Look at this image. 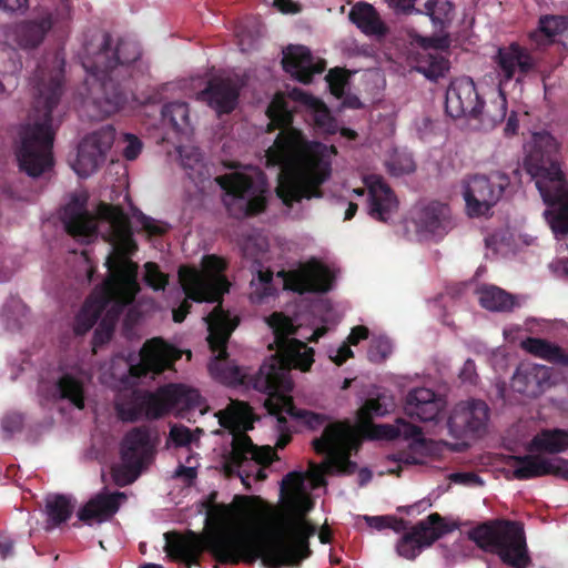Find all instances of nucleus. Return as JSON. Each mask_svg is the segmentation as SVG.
I'll return each mask as SVG.
<instances>
[{
  "label": "nucleus",
  "instance_id": "nucleus-54",
  "mask_svg": "<svg viewBox=\"0 0 568 568\" xmlns=\"http://www.w3.org/2000/svg\"><path fill=\"white\" fill-rule=\"evenodd\" d=\"M124 140L126 145L123 149V156L128 161H134L140 155L143 144L138 136L131 133H126Z\"/></svg>",
  "mask_w": 568,
  "mask_h": 568
},
{
  "label": "nucleus",
  "instance_id": "nucleus-63",
  "mask_svg": "<svg viewBox=\"0 0 568 568\" xmlns=\"http://www.w3.org/2000/svg\"><path fill=\"white\" fill-rule=\"evenodd\" d=\"M369 336V329L364 325H357L352 328L347 342L351 345L356 346L359 342L367 339Z\"/></svg>",
  "mask_w": 568,
  "mask_h": 568
},
{
  "label": "nucleus",
  "instance_id": "nucleus-48",
  "mask_svg": "<svg viewBox=\"0 0 568 568\" xmlns=\"http://www.w3.org/2000/svg\"><path fill=\"white\" fill-rule=\"evenodd\" d=\"M385 395H378L375 398H368L358 410V417L363 422H369L374 416H385L390 408L386 402Z\"/></svg>",
  "mask_w": 568,
  "mask_h": 568
},
{
  "label": "nucleus",
  "instance_id": "nucleus-27",
  "mask_svg": "<svg viewBox=\"0 0 568 568\" xmlns=\"http://www.w3.org/2000/svg\"><path fill=\"white\" fill-rule=\"evenodd\" d=\"M496 58L500 75L505 81L514 79L517 73L519 77H525L537 68V61L528 49L516 42L498 49Z\"/></svg>",
  "mask_w": 568,
  "mask_h": 568
},
{
  "label": "nucleus",
  "instance_id": "nucleus-24",
  "mask_svg": "<svg viewBox=\"0 0 568 568\" xmlns=\"http://www.w3.org/2000/svg\"><path fill=\"white\" fill-rule=\"evenodd\" d=\"M552 384L550 367L529 362L520 363L511 378L513 389L530 398L540 396Z\"/></svg>",
  "mask_w": 568,
  "mask_h": 568
},
{
  "label": "nucleus",
  "instance_id": "nucleus-32",
  "mask_svg": "<svg viewBox=\"0 0 568 568\" xmlns=\"http://www.w3.org/2000/svg\"><path fill=\"white\" fill-rule=\"evenodd\" d=\"M124 493L98 494L91 498L78 511L80 521L90 524L92 520L98 523L110 519L120 508V499L124 498Z\"/></svg>",
  "mask_w": 568,
  "mask_h": 568
},
{
  "label": "nucleus",
  "instance_id": "nucleus-31",
  "mask_svg": "<svg viewBox=\"0 0 568 568\" xmlns=\"http://www.w3.org/2000/svg\"><path fill=\"white\" fill-rule=\"evenodd\" d=\"M443 408V400L429 388L412 389L406 396L405 410L419 422H433Z\"/></svg>",
  "mask_w": 568,
  "mask_h": 568
},
{
  "label": "nucleus",
  "instance_id": "nucleus-14",
  "mask_svg": "<svg viewBox=\"0 0 568 568\" xmlns=\"http://www.w3.org/2000/svg\"><path fill=\"white\" fill-rule=\"evenodd\" d=\"M71 14L70 0H59L55 9L43 7L37 16L13 24L11 38L23 50L37 49L58 21L69 19Z\"/></svg>",
  "mask_w": 568,
  "mask_h": 568
},
{
  "label": "nucleus",
  "instance_id": "nucleus-6",
  "mask_svg": "<svg viewBox=\"0 0 568 568\" xmlns=\"http://www.w3.org/2000/svg\"><path fill=\"white\" fill-rule=\"evenodd\" d=\"M101 213L109 222L106 241L112 245V252L105 262L109 275L87 298L75 316L73 329L77 335H84L93 327L123 287L129 270L138 265L131 260L138 251V244L133 239L129 216L122 207L109 204L102 205Z\"/></svg>",
  "mask_w": 568,
  "mask_h": 568
},
{
  "label": "nucleus",
  "instance_id": "nucleus-11",
  "mask_svg": "<svg viewBox=\"0 0 568 568\" xmlns=\"http://www.w3.org/2000/svg\"><path fill=\"white\" fill-rule=\"evenodd\" d=\"M226 266L225 260L215 254L203 256L202 270L195 266H180L179 282L185 296L197 303L220 302L230 287L224 275Z\"/></svg>",
  "mask_w": 568,
  "mask_h": 568
},
{
  "label": "nucleus",
  "instance_id": "nucleus-21",
  "mask_svg": "<svg viewBox=\"0 0 568 568\" xmlns=\"http://www.w3.org/2000/svg\"><path fill=\"white\" fill-rule=\"evenodd\" d=\"M138 270L139 265L135 268L129 270L123 287L120 288L119 294H116L110 306L105 310L93 334L94 346H101L111 341L121 314L126 306L134 302L136 294L140 292Z\"/></svg>",
  "mask_w": 568,
  "mask_h": 568
},
{
  "label": "nucleus",
  "instance_id": "nucleus-64",
  "mask_svg": "<svg viewBox=\"0 0 568 568\" xmlns=\"http://www.w3.org/2000/svg\"><path fill=\"white\" fill-rule=\"evenodd\" d=\"M365 521L372 528L382 530L390 526L393 516H365Z\"/></svg>",
  "mask_w": 568,
  "mask_h": 568
},
{
  "label": "nucleus",
  "instance_id": "nucleus-17",
  "mask_svg": "<svg viewBox=\"0 0 568 568\" xmlns=\"http://www.w3.org/2000/svg\"><path fill=\"white\" fill-rule=\"evenodd\" d=\"M456 528L449 525L438 513H432L425 519L416 523L409 531H406L396 544V552L399 557L408 560L415 559L420 551L430 547Z\"/></svg>",
  "mask_w": 568,
  "mask_h": 568
},
{
  "label": "nucleus",
  "instance_id": "nucleus-23",
  "mask_svg": "<svg viewBox=\"0 0 568 568\" xmlns=\"http://www.w3.org/2000/svg\"><path fill=\"white\" fill-rule=\"evenodd\" d=\"M445 110L453 119L479 118L483 112V100L471 78L463 77L450 82L446 91Z\"/></svg>",
  "mask_w": 568,
  "mask_h": 568
},
{
  "label": "nucleus",
  "instance_id": "nucleus-5",
  "mask_svg": "<svg viewBox=\"0 0 568 568\" xmlns=\"http://www.w3.org/2000/svg\"><path fill=\"white\" fill-rule=\"evenodd\" d=\"M33 89L32 110L28 122L19 132L16 156L19 169L31 178H38L54 165L52 112L62 95L63 70H47L39 64L31 79Z\"/></svg>",
  "mask_w": 568,
  "mask_h": 568
},
{
  "label": "nucleus",
  "instance_id": "nucleus-4",
  "mask_svg": "<svg viewBox=\"0 0 568 568\" xmlns=\"http://www.w3.org/2000/svg\"><path fill=\"white\" fill-rule=\"evenodd\" d=\"M84 45L82 65L100 82L101 94L93 98L100 116H110L122 110L133 98L132 79L143 74L140 44L131 39L113 40L102 32Z\"/></svg>",
  "mask_w": 568,
  "mask_h": 568
},
{
  "label": "nucleus",
  "instance_id": "nucleus-59",
  "mask_svg": "<svg viewBox=\"0 0 568 568\" xmlns=\"http://www.w3.org/2000/svg\"><path fill=\"white\" fill-rule=\"evenodd\" d=\"M459 378L469 384H476L478 379V375L476 372V364L473 359L468 358L459 373Z\"/></svg>",
  "mask_w": 568,
  "mask_h": 568
},
{
  "label": "nucleus",
  "instance_id": "nucleus-45",
  "mask_svg": "<svg viewBox=\"0 0 568 568\" xmlns=\"http://www.w3.org/2000/svg\"><path fill=\"white\" fill-rule=\"evenodd\" d=\"M507 115V100L503 93H499L496 99L491 100L488 104L483 101V112L477 120L483 125L494 128L501 123Z\"/></svg>",
  "mask_w": 568,
  "mask_h": 568
},
{
  "label": "nucleus",
  "instance_id": "nucleus-28",
  "mask_svg": "<svg viewBox=\"0 0 568 568\" xmlns=\"http://www.w3.org/2000/svg\"><path fill=\"white\" fill-rule=\"evenodd\" d=\"M368 189V213L381 222H387L398 209V201L393 190L382 176L369 175L365 179Z\"/></svg>",
  "mask_w": 568,
  "mask_h": 568
},
{
  "label": "nucleus",
  "instance_id": "nucleus-16",
  "mask_svg": "<svg viewBox=\"0 0 568 568\" xmlns=\"http://www.w3.org/2000/svg\"><path fill=\"white\" fill-rule=\"evenodd\" d=\"M318 455H326L324 467L327 473L351 475L357 464L349 458L348 430L339 423L327 425L321 437L312 442Z\"/></svg>",
  "mask_w": 568,
  "mask_h": 568
},
{
  "label": "nucleus",
  "instance_id": "nucleus-44",
  "mask_svg": "<svg viewBox=\"0 0 568 568\" xmlns=\"http://www.w3.org/2000/svg\"><path fill=\"white\" fill-rule=\"evenodd\" d=\"M275 294L276 288L273 284V272L271 270H258L250 282L251 302L261 304Z\"/></svg>",
  "mask_w": 568,
  "mask_h": 568
},
{
  "label": "nucleus",
  "instance_id": "nucleus-47",
  "mask_svg": "<svg viewBox=\"0 0 568 568\" xmlns=\"http://www.w3.org/2000/svg\"><path fill=\"white\" fill-rule=\"evenodd\" d=\"M162 118L169 121L173 129L179 130L189 124V104L183 101H174L163 105Z\"/></svg>",
  "mask_w": 568,
  "mask_h": 568
},
{
  "label": "nucleus",
  "instance_id": "nucleus-55",
  "mask_svg": "<svg viewBox=\"0 0 568 568\" xmlns=\"http://www.w3.org/2000/svg\"><path fill=\"white\" fill-rule=\"evenodd\" d=\"M140 224L143 230L148 232L149 235H163L168 232V225L164 223H160L154 219L143 214L140 212L138 217Z\"/></svg>",
  "mask_w": 568,
  "mask_h": 568
},
{
  "label": "nucleus",
  "instance_id": "nucleus-41",
  "mask_svg": "<svg viewBox=\"0 0 568 568\" xmlns=\"http://www.w3.org/2000/svg\"><path fill=\"white\" fill-rule=\"evenodd\" d=\"M520 346L524 351L549 362L558 364L568 363V355L562 348L546 339L527 337L521 342Z\"/></svg>",
  "mask_w": 568,
  "mask_h": 568
},
{
  "label": "nucleus",
  "instance_id": "nucleus-7",
  "mask_svg": "<svg viewBox=\"0 0 568 568\" xmlns=\"http://www.w3.org/2000/svg\"><path fill=\"white\" fill-rule=\"evenodd\" d=\"M559 144L548 132L534 134V146L525 168L535 181L544 203L545 220L557 240L568 235V182L559 164Z\"/></svg>",
  "mask_w": 568,
  "mask_h": 568
},
{
  "label": "nucleus",
  "instance_id": "nucleus-34",
  "mask_svg": "<svg viewBox=\"0 0 568 568\" xmlns=\"http://www.w3.org/2000/svg\"><path fill=\"white\" fill-rule=\"evenodd\" d=\"M568 30V17L559 14H542L538 26L528 33V38L538 49L556 42V38Z\"/></svg>",
  "mask_w": 568,
  "mask_h": 568
},
{
  "label": "nucleus",
  "instance_id": "nucleus-22",
  "mask_svg": "<svg viewBox=\"0 0 568 568\" xmlns=\"http://www.w3.org/2000/svg\"><path fill=\"white\" fill-rule=\"evenodd\" d=\"M181 358V353L174 346L160 337L146 341L140 352V363L130 365L132 377H146L150 373L159 375L171 368Z\"/></svg>",
  "mask_w": 568,
  "mask_h": 568
},
{
  "label": "nucleus",
  "instance_id": "nucleus-8",
  "mask_svg": "<svg viewBox=\"0 0 568 568\" xmlns=\"http://www.w3.org/2000/svg\"><path fill=\"white\" fill-rule=\"evenodd\" d=\"M468 537L484 551L497 555L508 567L528 568L532 565L524 525L520 521H486L471 529Z\"/></svg>",
  "mask_w": 568,
  "mask_h": 568
},
{
  "label": "nucleus",
  "instance_id": "nucleus-52",
  "mask_svg": "<svg viewBox=\"0 0 568 568\" xmlns=\"http://www.w3.org/2000/svg\"><path fill=\"white\" fill-rule=\"evenodd\" d=\"M329 90L336 98H342L347 84V77L343 69H331L326 75Z\"/></svg>",
  "mask_w": 568,
  "mask_h": 568
},
{
  "label": "nucleus",
  "instance_id": "nucleus-36",
  "mask_svg": "<svg viewBox=\"0 0 568 568\" xmlns=\"http://www.w3.org/2000/svg\"><path fill=\"white\" fill-rule=\"evenodd\" d=\"M71 499L61 494L48 495L44 499L45 529L51 530L67 523L73 513Z\"/></svg>",
  "mask_w": 568,
  "mask_h": 568
},
{
  "label": "nucleus",
  "instance_id": "nucleus-43",
  "mask_svg": "<svg viewBox=\"0 0 568 568\" xmlns=\"http://www.w3.org/2000/svg\"><path fill=\"white\" fill-rule=\"evenodd\" d=\"M59 397L72 403L77 408H84V384L72 374H63L55 384Z\"/></svg>",
  "mask_w": 568,
  "mask_h": 568
},
{
  "label": "nucleus",
  "instance_id": "nucleus-26",
  "mask_svg": "<svg viewBox=\"0 0 568 568\" xmlns=\"http://www.w3.org/2000/svg\"><path fill=\"white\" fill-rule=\"evenodd\" d=\"M87 204L85 195H74L63 209L62 222L68 234L73 237H91L97 234L95 217Z\"/></svg>",
  "mask_w": 568,
  "mask_h": 568
},
{
  "label": "nucleus",
  "instance_id": "nucleus-9",
  "mask_svg": "<svg viewBox=\"0 0 568 568\" xmlns=\"http://www.w3.org/2000/svg\"><path fill=\"white\" fill-rule=\"evenodd\" d=\"M201 394L183 384H168L155 392H145L133 400L116 405V413L123 422H136L145 416L158 419L172 410L183 412L200 408Z\"/></svg>",
  "mask_w": 568,
  "mask_h": 568
},
{
  "label": "nucleus",
  "instance_id": "nucleus-18",
  "mask_svg": "<svg viewBox=\"0 0 568 568\" xmlns=\"http://www.w3.org/2000/svg\"><path fill=\"white\" fill-rule=\"evenodd\" d=\"M115 140L112 125H104L88 134L79 144L71 166L80 178L93 174L105 162L106 154Z\"/></svg>",
  "mask_w": 568,
  "mask_h": 568
},
{
  "label": "nucleus",
  "instance_id": "nucleus-57",
  "mask_svg": "<svg viewBox=\"0 0 568 568\" xmlns=\"http://www.w3.org/2000/svg\"><path fill=\"white\" fill-rule=\"evenodd\" d=\"M30 0H0V10L7 13L23 14L29 9Z\"/></svg>",
  "mask_w": 568,
  "mask_h": 568
},
{
  "label": "nucleus",
  "instance_id": "nucleus-10",
  "mask_svg": "<svg viewBox=\"0 0 568 568\" xmlns=\"http://www.w3.org/2000/svg\"><path fill=\"white\" fill-rule=\"evenodd\" d=\"M215 181L225 192L223 204L232 217H252L266 210L268 190L262 173L232 172L217 176Z\"/></svg>",
  "mask_w": 568,
  "mask_h": 568
},
{
  "label": "nucleus",
  "instance_id": "nucleus-30",
  "mask_svg": "<svg viewBox=\"0 0 568 568\" xmlns=\"http://www.w3.org/2000/svg\"><path fill=\"white\" fill-rule=\"evenodd\" d=\"M207 324V342L213 352H217L219 359L227 355L226 344L239 321L231 317V314L223 310L221 303L205 317Z\"/></svg>",
  "mask_w": 568,
  "mask_h": 568
},
{
  "label": "nucleus",
  "instance_id": "nucleus-39",
  "mask_svg": "<svg viewBox=\"0 0 568 568\" xmlns=\"http://www.w3.org/2000/svg\"><path fill=\"white\" fill-rule=\"evenodd\" d=\"M530 449L558 454L568 449V432L564 429H544L530 443Z\"/></svg>",
  "mask_w": 568,
  "mask_h": 568
},
{
  "label": "nucleus",
  "instance_id": "nucleus-51",
  "mask_svg": "<svg viewBox=\"0 0 568 568\" xmlns=\"http://www.w3.org/2000/svg\"><path fill=\"white\" fill-rule=\"evenodd\" d=\"M144 267V281L146 285L152 287L154 291L164 290L169 283L168 275L161 272L158 264L154 262L145 263Z\"/></svg>",
  "mask_w": 568,
  "mask_h": 568
},
{
  "label": "nucleus",
  "instance_id": "nucleus-61",
  "mask_svg": "<svg viewBox=\"0 0 568 568\" xmlns=\"http://www.w3.org/2000/svg\"><path fill=\"white\" fill-rule=\"evenodd\" d=\"M354 357V353L348 342H344L335 352L334 355H329V358L337 366H342L348 358Z\"/></svg>",
  "mask_w": 568,
  "mask_h": 568
},
{
  "label": "nucleus",
  "instance_id": "nucleus-2",
  "mask_svg": "<svg viewBox=\"0 0 568 568\" xmlns=\"http://www.w3.org/2000/svg\"><path fill=\"white\" fill-rule=\"evenodd\" d=\"M266 323L273 331L277 353L265 361L255 374H248L244 367L226 361L212 365L211 371L224 384L243 385L267 394L264 406L268 414L276 416L281 430L287 423L283 413L302 420L311 429H317L325 424V415L297 408L287 395L293 388L290 371H308L314 363V351L304 342L291 337L296 328L292 320L283 313L271 314Z\"/></svg>",
  "mask_w": 568,
  "mask_h": 568
},
{
  "label": "nucleus",
  "instance_id": "nucleus-56",
  "mask_svg": "<svg viewBox=\"0 0 568 568\" xmlns=\"http://www.w3.org/2000/svg\"><path fill=\"white\" fill-rule=\"evenodd\" d=\"M23 418L20 414H8L3 417L1 422V427L6 436L9 438L14 433H18L22 429Z\"/></svg>",
  "mask_w": 568,
  "mask_h": 568
},
{
  "label": "nucleus",
  "instance_id": "nucleus-25",
  "mask_svg": "<svg viewBox=\"0 0 568 568\" xmlns=\"http://www.w3.org/2000/svg\"><path fill=\"white\" fill-rule=\"evenodd\" d=\"M240 87L230 78L214 77L209 80L199 99L206 102L219 115L230 114L237 105Z\"/></svg>",
  "mask_w": 568,
  "mask_h": 568
},
{
  "label": "nucleus",
  "instance_id": "nucleus-20",
  "mask_svg": "<svg viewBox=\"0 0 568 568\" xmlns=\"http://www.w3.org/2000/svg\"><path fill=\"white\" fill-rule=\"evenodd\" d=\"M489 407L480 399L458 403L448 418L450 434L457 439L480 437L487 428Z\"/></svg>",
  "mask_w": 568,
  "mask_h": 568
},
{
  "label": "nucleus",
  "instance_id": "nucleus-40",
  "mask_svg": "<svg viewBox=\"0 0 568 568\" xmlns=\"http://www.w3.org/2000/svg\"><path fill=\"white\" fill-rule=\"evenodd\" d=\"M478 293L480 305L488 311L510 312L516 304L514 295L495 285L483 286Z\"/></svg>",
  "mask_w": 568,
  "mask_h": 568
},
{
  "label": "nucleus",
  "instance_id": "nucleus-62",
  "mask_svg": "<svg viewBox=\"0 0 568 568\" xmlns=\"http://www.w3.org/2000/svg\"><path fill=\"white\" fill-rule=\"evenodd\" d=\"M450 480L455 484H462V485H477L481 484L480 477L471 471L466 473H454L450 475Z\"/></svg>",
  "mask_w": 568,
  "mask_h": 568
},
{
  "label": "nucleus",
  "instance_id": "nucleus-3",
  "mask_svg": "<svg viewBox=\"0 0 568 568\" xmlns=\"http://www.w3.org/2000/svg\"><path fill=\"white\" fill-rule=\"evenodd\" d=\"M267 131L281 130L265 153V165L281 169L276 194L292 207L302 200L321 199L322 185L332 173L328 148L305 139L292 126L293 111L283 94L277 93L267 106Z\"/></svg>",
  "mask_w": 568,
  "mask_h": 568
},
{
  "label": "nucleus",
  "instance_id": "nucleus-33",
  "mask_svg": "<svg viewBox=\"0 0 568 568\" xmlns=\"http://www.w3.org/2000/svg\"><path fill=\"white\" fill-rule=\"evenodd\" d=\"M292 98L303 104L307 110V116L313 122L316 130L323 133H335L337 125L326 104L300 89H294L291 93Z\"/></svg>",
  "mask_w": 568,
  "mask_h": 568
},
{
  "label": "nucleus",
  "instance_id": "nucleus-1",
  "mask_svg": "<svg viewBox=\"0 0 568 568\" xmlns=\"http://www.w3.org/2000/svg\"><path fill=\"white\" fill-rule=\"evenodd\" d=\"M217 491H211L201 503L206 524L214 527L203 540L196 532L168 531L164 551L168 558L185 568L200 566L205 548L221 565L254 564L261 559L267 568L300 567L312 555L310 538L316 526L304 518L290 520L268 538L261 534L258 496L236 495L231 504L216 503Z\"/></svg>",
  "mask_w": 568,
  "mask_h": 568
},
{
  "label": "nucleus",
  "instance_id": "nucleus-15",
  "mask_svg": "<svg viewBox=\"0 0 568 568\" xmlns=\"http://www.w3.org/2000/svg\"><path fill=\"white\" fill-rule=\"evenodd\" d=\"M510 180L496 172L489 176L475 174L463 182V195L470 216L486 215L503 197Z\"/></svg>",
  "mask_w": 568,
  "mask_h": 568
},
{
  "label": "nucleus",
  "instance_id": "nucleus-38",
  "mask_svg": "<svg viewBox=\"0 0 568 568\" xmlns=\"http://www.w3.org/2000/svg\"><path fill=\"white\" fill-rule=\"evenodd\" d=\"M514 477L519 480H526L535 477L549 475L550 458L537 455L515 456Z\"/></svg>",
  "mask_w": 568,
  "mask_h": 568
},
{
  "label": "nucleus",
  "instance_id": "nucleus-53",
  "mask_svg": "<svg viewBox=\"0 0 568 568\" xmlns=\"http://www.w3.org/2000/svg\"><path fill=\"white\" fill-rule=\"evenodd\" d=\"M170 438L178 447L187 446L193 442L190 428L184 425H174L170 429Z\"/></svg>",
  "mask_w": 568,
  "mask_h": 568
},
{
  "label": "nucleus",
  "instance_id": "nucleus-60",
  "mask_svg": "<svg viewBox=\"0 0 568 568\" xmlns=\"http://www.w3.org/2000/svg\"><path fill=\"white\" fill-rule=\"evenodd\" d=\"M400 436L406 439L420 440L423 433L420 427L413 425L410 423L398 420Z\"/></svg>",
  "mask_w": 568,
  "mask_h": 568
},
{
  "label": "nucleus",
  "instance_id": "nucleus-35",
  "mask_svg": "<svg viewBox=\"0 0 568 568\" xmlns=\"http://www.w3.org/2000/svg\"><path fill=\"white\" fill-rule=\"evenodd\" d=\"M348 18L365 34L384 36L386 33L383 21L369 3H356L351 9Z\"/></svg>",
  "mask_w": 568,
  "mask_h": 568
},
{
  "label": "nucleus",
  "instance_id": "nucleus-50",
  "mask_svg": "<svg viewBox=\"0 0 568 568\" xmlns=\"http://www.w3.org/2000/svg\"><path fill=\"white\" fill-rule=\"evenodd\" d=\"M392 342L385 336H378L371 341L367 357L373 363L385 361L392 353Z\"/></svg>",
  "mask_w": 568,
  "mask_h": 568
},
{
  "label": "nucleus",
  "instance_id": "nucleus-58",
  "mask_svg": "<svg viewBox=\"0 0 568 568\" xmlns=\"http://www.w3.org/2000/svg\"><path fill=\"white\" fill-rule=\"evenodd\" d=\"M549 465V475L568 480V459L551 457Z\"/></svg>",
  "mask_w": 568,
  "mask_h": 568
},
{
  "label": "nucleus",
  "instance_id": "nucleus-12",
  "mask_svg": "<svg viewBox=\"0 0 568 568\" xmlns=\"http://www.w3.org/2000/svg\"><path fill=\"white\" fill-rule=\"evenodd\" d=\"M275 455L270 446H256L247 434H234L231 450L224 457L223 470L226 477H240L243 485L250 488V478L255 481L266 478L264 467L273 462Z\"/></svg>",
  "mask_w": 568,
  "mask_h": 568
},
{
  "label": "nucleus",
  "instance_id": "nucleus-29",
  "mask_svg": "<svg viewBox=\"0 0 568 568\" xmlns=\"http://www.w3.org/2000/svg\"><path fill=\"white\" fill-rule=\"evenodd\" d=\"M282 65L285 72L304 84L312 82L317 73H322L325 64L314 63L311 51L304 45H288L283 51Z\"/></svg>",
  "mask_w": 568,
  "mask_h": 568
},
{
  "label": "nucleus",
  "instance_id": "nucleus-37",
  "mask_svg": "<svg viewBox=\"0 0 568 568\" xmlns=\"http://www.w3.org/2000/svg\"><path fill=\"white\" fill-rule=\"evenodd\" d=\"M251 408L242 402L232 403L227 408L217 413L219 424L227 429L233 436L234 434L244 433L247 428H252L250 424Z\"/></svg>",
  "mask_w": 568,
  "mask_h": 568
},
{
  "label": "nucleus",
  "instance_id": "nucleus-46",
  "mask_svg": "<svg viewBox=\"0 0 568 568\" xmlns=\"http://www.w3.org/2000/svg\"><path fill=\"white\" fill-rule=\"evenodd\" d=\"M424 9L435 26L443 28L453 19L454 4L449 0H427Z\"/></svg>",
  "mask_w": 568,
  "mask_h": 568
},
{
  "label": "nucleus",
  "instance_id": "nucleus-19",
  "mask_svg": "<svg viewBox=\"0 0 568 568\" xmlns=\"http://www.w3.org/2000/svg\"><path fill=\"white\" fill-rule=\"evenodd\" d=\"M280 275L284 276V287L298 294L327 293L335 282L332 270L316 258H311L297 270L280 272Z\"/></svg>",
  "mask_w": 568,
  "mask_h": 568
},
{
  "label": "nucleus",
  "instance_id": "nucleus-49",
  "mask_svg": "<svg viewBox=\"0 0 568 568\" xmlns=\"http://www.w3.org/2000/svg\"><path fill=\"white\" fill-rule=\"evenodd\" d=\"M387 169L389 174L394 176H400L404 174H409L415 171L416 165L413 160V156L407 153H396L392 156V159L387 162Z\"/></svg>",
  "mask_w": 568,
  "mask_h": 568
},
{
  "label": "nucleus",
  "instance_id": "nucleus-13",
  "mask_svg": "<svg viewBox=\"0 0 568 568\" xmlns=\"http://www.w3.org/2000/svg\"><path fill=\"white\" fill-rule=\"evenodd\" d=\"M158 434L142 425L130 429L120 444L122 466L128 474L126 483L134 481L154 459Z\"/></svg>",
  "mask_w": 568,
  "mask_h": 568
},
{
  "label": "nucleus",
  "instance_id": "nucleus-42",
  "mask_svg": "<svg viewBox=\"0 0 568 568\" xmlns=\"http://www.w3.org/2000/svg\"><path fill=\"white\" fill-rule=\"evenodd\" d=\"M448 215V206L439 203L432 202L424 206L418 215V225L426 232L432 234H439L444 230V222Z\"/></svg>",
  "mask_w": 568,
  "mask_h": 568
}]
</instances>
